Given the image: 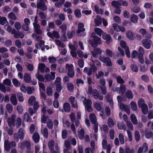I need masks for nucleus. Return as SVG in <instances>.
Returning <instances> with one entry per match:
<instances>
[{
	"instance_id": "obj_12",
	"label": "nucleus",
	"mask_w": 153,
	"mask_h": 153,
	"mask_svg": "<svg viewBox=\"0 0 153 153\" xmlns=\"http://www.w3.org/2000/svg\"><path fill=\"white\" fill-rule=\"evenodd\" d=\"M45 3L43 0H41L39 3H37V5L38 8H39L43 10H46L47 8L45 5Z\"/></svg>"
},
{
	"instance_id": "obj_1",
	"label": "nucleus",
	"mask_w": 153,
	"mask_h": 153,
	"mask_svg": "<svg viewBox=\"0 0 153 153\" xmlns=\"http://www.w3.org/2000/svg\"><path fill=\"white\" fill-rule=\"evenodd\" d=\"M25 131L22 128H20L18 130V133H14L13 134L14 140L16 142H18L19 139L22 140L25 137Z\"/></svg>"
},
{
	"instance_id": "obj_11",
	"label": "nucleus",
	"mask_w": 153,
	"mask_h": 153,
	"mask_svg": "<svg viewBox=\"0 0 153 153\" xmlns=\"http://www.w3.org/2000/svg\"><path fill=\"white\" fill-rule=\"evenodd\" d=\"M102 52V51L100 49L97 48L91 51V53L92 56L95 58H97L98 55L100 54Z\"/></svg>"
},
{
	"instance_id": "obj_13",
	"label": "nucleus",
	"mask_w": 153,
	"mask_h": 153,
	"mask_svg": "<svg viewBox=\"0 0 153 153\" xmlns=\"http://www.w3.org/2000/svg\"><path fill=\"white\" fill-rule=\"evenodd\" d=\"M119 107L120 109H121L122 111H125L128 114H130V110L127 105H125L123 104L120 103L119 104Z\"/></svg>"
},
{
	"instance_id": "obj_15",
	"label": "nucleus",
	"mask_w": 153,
	"mask_h": 153,
	"mask_svg": "<svg viewBox=\"0 0 153 153\" xmlns=\"http://www.w3.org/2000/svg\"><path fill=\"white\" fill-rule=\"evenodd\" d=\"M57 143H54V141L53 140H50L48 143V146L49 148L51 150H53V149L54 146H55V149L57 151L58 150V148L57 146Z\"/></svg>"
},
{
	"instance_id": "obj_40",
	"label": "nucleus",
	"mask_w": 153,
	"mask_h": 153,
	"mask_svg": "<svg viewBox=\"0 0 153 153\" xmlns=\"http://www.w3.org/2000/svg\"><path fill=\"white\" fill-rule=\"evenodd\" d=\"M6 108L9 113H11L13 110V107L12 105L10 103H8L6 105Z\"/></svg>"
},
{
	"instance_id": "obj_58",
	"label": "nucleus",
	"mask_w": 153,
	"mask_h": 153,
	"mask_svg": "<svg viewBox=\"0 0 153 153\" xmlns=\"http://www.w3.org/2000/svg\"><path fill=\"white\" fill-rule=\"evenodd\" d=\"M8 18L13 20H15L16 19V15L13 13H10L8 15Z\"/></svg>"
},
{
	"instance_id": "obj_44",
	"label": "nucleus",
	"mask_w": 153,
	"mask_h": 153,
	"mask_svg": "<svg viewBox=\"0 0 153 153\" xmlns=\"http://www.w3.org/2000/svg\"><path fill=\"white\" fill-rule=\"evenodd\" d=\"M130 107L132 110L136 111L137 109V106L136 103L134 102H132L130 104Z\"/></svg>"
},
{
	"instance_id": "obj_18",
	"label": "nucleus",
	"mask_w": 153,
	"mask_h": 153,
	"mask_svg": "<svg viewBox=\"0 0 153 153\" xmlns=\"http://www.w3.org/2000/svg\"><path fill=\"white\" fill-rule=\"evenodd\" d=\"M10 100L11 103L14 105H16L18 103L16 95L13 94L10 97Z\"/></svg>"
},
{
	"instance_id": "obj_32",
	"label": "nucleus",
	"mask_w": 153,
	"mask_h": 153,
	"mask_svg": "<svg viewBox=\"0 0 153 153\" xmlns=\"http://www.w3.org/2000/svg\"><path fill=\"white\" fill-rule=\"evenodd\" d=\"M16 123L15 125L16 126L17 128H19L21 126L22 124V121L21 118L18 117L17 118L15 121Z\"/></svg>"
},
{
	"instance_id": "obj_9",
	"label": "nucleus",
	"mask_w": 153,
	"mask_h": 153,
	"mask_svg": "<svg viewBox=\"0 0 153 153\" xmlns=\"http://www.w3.org/2000/svg\"><path fill=\"white\" fill-rule=\"evenodd\" d=\"M92 95L93 97L96 100L99 99L100 100H102L103 99V96L100 95L96 89L93 90Z\"/></svg>"
},
{
	"instance_id": "obj_7",
	"label": "nucleus",
	"mask_w": 153,
	"mask_h": 153,
	"mask_svg": "<svg viewBox=\"0 0 153 153\" xmlns=\"http://www.w3.org/2000/svg\"><path fill=\"white\" fill-rule=\"evenodd\" d=\"M142 43L144 47L149 49L151 47L152 42L150 39H144L142 40Z\"/></svg>"
},
{
	"instance_id": "obj_57",
	"label": "nucleus",
	"mask_w": 153,
	"mask_h": 153,
	"mask_svg": "<svg viewBox=\"0 0 153 153\" xmlns=\"http://www.w3.org/2000/svg\"><path fill=\"white\" fill-rule=\"evenodd\" d=\"M26 92L28 94H30L34 92V88L33 87H28L27 88Z\"/></svg>"
},
{
	"instance_id": "obj_51",
	"label": "nucleus",
	"mask_w": 153,
	"mask_h": 153,
	"mask_svg": "<svg viewBox=\"0 0 153 153\" xmlns=\"http://www.w3.org/2000/svg\"><path fill=\"white\" fill-rule=\"evenodd\" d=\"M47 127L49 129H51L53 128V123L51 119H49L48 120L47 123Z\"/></svg>"
},
{
	"instance_id": "obj_55",
	"label": "nucleus",
	"mask_w": 153,
	"mask_h": 153,
	"mask_svg": "<svg viewBox=\"0 0 153 153\" xmlns=\"http://www.w3.org/2000/svg\"><path fill=\"white\" fill-rule=\"evenodd\" d=\"M67 87L68 89L70 91H73L74 88L73 84L71 82H69L67 83Z\"/></svg>"
},
{
	"instance_id": "obj_26",
	"label": "nucleus",
	"mask_w": 153,
	"mask_h": 153,
	"mask_svg": "<svg viewBox=\"0 0 153 153\" xmlns=\"http://www.w3.org/2000/svg\"><path fill=\"white\" fill-rule=\"evenodd\" d=\"M83 24L81 23H79L78 25V29L76 33L79 36L78 34L80 32L84 31L85 30V29L84 27Z\"/></svg>"
},
{
	"instance_id": "obj_62",
	"label": "nucleus",
	"mask_w": 153,
	"mask_h": 153,
	"mask_svg": "<svg viewBox=\"0 0 153 153\" xmlns=\"http://www.w3.org/2000/svg\"><path fill=\"white\" fill-rule=\"evenodd\" d=\"M142 112L144 114H147L148 112V108L147 105L141 108Z\"/></svg>"
},
{
	"instance_id": "obj_30",
	"label": "nucleus",
	"mask_w": 153,
	"mask_h": 153,
	"mask_svg": "<svg viewBox=\"0 0 153 153\" xmlns=\"http://www.w3.org/2000/svg\"><path fill=\"white\" fill-rule=\"evenodd\" d=\"M131 120L134 125H137L138 124V121L137 117L134 114H131L130 116Z\"/></svg>"
},
{
	"instance_id": "obj_61",
	"label": "nucleus",
	"mask_w": 153,
	"mask_h": 153,
	"mask_svg": "<svg viewBox=\"0 0 153 153\" xmlns=\"http://www.w3.org/2000/svg\"><path fill=\"white\" fill-rule=\"evenodd\" d=\"M112 5L117 8H118L120 7V1L118 2L116 1H113L111 3Z\"/></svg>"
},
{
	"instance_id": "obj_16",
	"label": "nucleus",
	"mask_w": 153,
	"mask_h": 153,
	"mask_svg": "<svg viewBox=\"0 0 153 153\" xmlns=\"http://www.w3.org/2000/svg\"><path fill=\"white\" fill-rule=\"evenodd\" d=\"M47 35L50 38L53 39L54 38H59L60 37V36L59 33L56 31L53 32V33L50 32H48L47 33Z\"/></svg>"
},
{
	"instance_id": "obj_60",
	"label": "nucleus",
	"mask_w": 153,
	"mask_h": 153,
	"mask_svg": "<svg viewBox=\"0 0 153 153\" xmlns=\"http://www.w3.org/2000/svg\"><path fill=\"white\" fill-rule=\"evenodd\" d=\"M42 133L44 137L46 138H47L48 137V128H44L42 131Z\"/></svg>"
},
{
	"instance_id": "obj_35",
	"label": "nucleus",
	"mask_w": 153,
	"mask_h": 153,
	"mask_svg": "<svg viewBox=\"0 0 153 153\" xmlns=\"http://www.w3.org/2000/svg\"><path fill=\"white\" fill-rule=\"evenodd\" d=\"M138 17L134 14L131 15L130 17V20L132 22L134 23H136L138 21Z\"/></svg>"
},
{
	"instance_id": "obj_41",
	"label": "nucleus",
	"mask_w": 153,
	"mask_h": 153,
	"mask_svg": "<svg viewBox=\"0 0 153 153\" xmlns=\"http://www.w3.org/2000/svg\"><path fill=\"white\" fill-rule=\"evenodd\" d=\"M117 126L118 128L120 130L123 129L124 130H126V128H124L125 127V126L123 124L122 122H119L117 123Z\"/></svg>"
},
{
	"instance_id": "obj_31",
	"label": "nucleus",
	"mask_w": 153,
	"mask_h": 153,
	"mask_svg": "<svg viewBox=\"0 0 153 153\" xmlns=\"http://www.w3.org/2000/svg\"><path fill=\"white\" fill-rule=\"evenodd\" d=\"M126 35L128 38L130 40H133L134 39V34L131 31H129L127 32Z\"/></svg>"
},
{
	"instance_id": "obj_34",
	"label": "nucleus",
	"mask_w": 153,
	"mask_h": 153,
	"mask_svg": "<svg viewBox=\"0 0 153 153\" xmlns=\"http://www.w3.org/2000/svg\"><path fill=\"white\" fill-rule=\"evenodd\" d=\"M134 137L136 142H138L140 140V135L139 131H136L134 133Z\"/></svg>"
},
{
	"instance_id": "obj_54",
	"label": "nucleus",
	"mask_w": 153,
	"mask_h": 153,
	"mask_svg": "<svg viewBox=\"0 0 153 153\" xmlns=\"http://www.w3.org/2000/svg\"><path fill=\"white\" fill-rule=\"evenodd\" d=\"M12 82L14 85L16 87H19L20 85V83L16 78L13 79Z\"/></svg>"
},
{
	"instance_id": "obj_10",
	"label": "nucleus",
	"mask_w": 153,
	"mask_h": 153,
	"mask_svg": "<svg viewBox=\"0 0 153 153\" xmlns=\"http://www.w3.org/2000/svg\"><path fill=\"white\" fill-rule=\"evenodd\" d=\"M102 38L104 40H106V43L108 44L110 43L112 41V39L110 35L107 34L106 33L104 32L103 33Z\"/></svg>"
},
{
	"instance_id": "obj_28",
	"label": "nucleus",
	"mask_w": 153,
	"mask_h": 153,
	"mask_svg": "<svg viewBox=\"0 0 153 153\" xmlns=\"http://www.w3.org/2000/svg\"><path fill=\"white\" fill-rule=\"evenodd\" d=\"M36 98L34 96H31L28 99V103L30 105L32 106L36 101Z\"/></svg>"
},
{
	"instance_id": "obj_36",
	"label": "nucleus",
	"mask_w": 153,
	"mask_h": 153,
	"mask_svg": "<svg viewBox=\"0 0 153 153\" xmlns=\"http://www.w3.org/2000/svg\"><path fill=\"white\" fill-rule=\"evenodd\" d=\"M38 71H40L42 73H47L50 71L48 68H38Z\"/></svg>"
},
{
	"instance_id": "obj_27",
	"label": "nucleus",
	"mask_w": 153,
	"mask_h": 153,
	"mask_svg": "<svg viewBox=\"0 0 153 153\" xmlns=\"http://www.w3.org/2000/svg\"><path fill=\"white\" fill-rule=\"evenodd\" d=\"M24 79L25 81L27 83H29L31 81V77L30 74L26 73L24 76Z\"/></svg>"
},
{
	"instance_id": "obj_48",
	"label": "nucleus",
	"mask_w": 153,
	"mask_h": 153,
	"mask_svg": "<svg viewBox=\"0 0 153 153\" xmlns=\"http://www.w3.org/2000/svg\"><path fill=\"white\" fill-rule=\"evenodd\" d=\"M46 92L48 95L51 96L52 95L53 89L50 86H48L46 88Z\"/></svg>"
},
{
	"instance_id": "obj_45",
	"label": "nucleus",
	"mask_w": 153,
	"mask_h": 153,
	"mask_svg": "<svg viewBox=\"0 0 153 153\" xmlns=\"http://www.w3.org/2000/svg\"><path fill=\"white\" fill-rule=\"evenodd\" d=\"M85 68L84 69V72L87 73L88 75H91L92 72V68Z\"/></svg>"
},
{
	"instance_id": "obj_43",
	"label": "nucleus",
	"mask_w": 153,
	"mask_h": 153,
	"mask_svg": "<svg viewBox=\"0 0 153 153\" xmlns=\"http://www.w3.org/2000/svg\"><path fill=\"white\" fill-rule=\"evenodd\" d=\"M78 134L80 139L81 140L83 139L84 136V132L83 129L81 128L78 132Z\"/></svg>"
},
{
	"instance_id": "obj_21",
	"label": "nucleus",
	"mask_w": 153,
	"mask_h": 153,
	"mask_svg": "<svg viewBox=\"0 0 153 153\" xmlns=\"http://www.w3.org/2000/svg\"><path fill=\"white\" fill-rule=\"evenodd\" d=\"M89 119L92 123L95 124L97 123L96 116L94 113H91L90 114Z\"/></svg>"
},
{
	"instance_id": "obj_5",
	"label": "nucleus",
	"mask_w": 153,
	"mask_h": 153,
	"mask_svg": "<svg viewBox=\"0 0 153 153\" xmlns=\"http://www.w3.org/2000/svg\"><path fill=\"white\" fill-rule=\"evenodd\" d=\"M16 117V115L14 114H12L11 116L8 118L7 120V123L9 126L11 128L13 126H15V119Z\"/></svg>"
},
{
	"instance_id": "obj_37",
	"label": "nucleus",
	"mask_w": 153,
	"mask_h": 153,
	"mask_svg": "<svg viewBox=\"0 0 153 153\" xmlns=\"http://www.w3.org/2000/svg\"><path fill=\"white\" fill-rule=\"evenodd\" d=\"M17 95L19 102H22L24 101V99L22 94L21 93H18L17 94Z\"/></svg>"
},
{
	"instance_id": "obj_56",
	"label": "nucleus",
	"mask_w": 153,
	"mask_h": 153,
	"mask_svg": "<svg viewBox=\"0 0 153 153\" xmlns=\"http://www.w3.org/2000/svg\"><path fill=\"white\" fill-rule=\"evenodd\" d=\"M36 77L39 81L42 82L44 81V78L43 76L39 74L38 73L36 74Z\"/></svg>"
},
{
	"instance_id": "obj_52",
	"label": "nucleus",
	"mask_w": 153,
	"mask_h": 153,
	"mask_svg": "<svg viewBox=\"0 0 153 153\" xmlns=\"http://www.w3.org/2000/svg\"><path fill=\"white\" fill-rule=\"evenodd\" d=\"M6 30L8 32L11 33L12 34H14L16 32V30L14 29H12L11 27L9 25L7 26Z\"/></svg>"
},
{
	"instance_id": "obj_20",
	"label": "nucleus",
	"mask_w": 153,
	"mask_h": 153,
	"mask_svg": "<svg viewBox=\"0 0 153 153\" xmlns=\"http://www.w3.org/2000/svg\"><path fill=\"white\" fill-rule=\"evenodd\" d=\"M40 138L39 135L37 132L34 133L33 135V140L36 143H37L39 142Z\"/></svg>"
},
{
	"instance_id": "obj_38",
	"label": "nucleus",
	"mask_w": 153,
	"mask_h": 153,
	"mask_svg": "<svg viewBox=\"0 0 153 153\" xmlns=\"http://www.w3.org/2000/svg\"><path fill=\"white\" fill-rule=\"evenodd\" d=\"M94 21L95 24L97 26H98L102 23L101 17L99 16H98L97 17L94 19Z\"/></svg>"
},
{
	"instance_id": "obj_25",
	"label": "nucleus",
	"mask_w": 153,
	"mask_h": 153,
	"mask_svg": "<svg viewBox=\"0 0 153 153\" xmlns=\"http://www.w3.org/2000/svg\"><path fill=\"white\" fill-rule=\"evenodd\" d=\"M67 70L68 71V74L71 78H72L74 75V72L73 68H66Z\"/></svg>"
},
{
	"instance_id": "obj_50",
	"label": "nucleus",
	"mask_w": 153,
	"mask_h": 153,
	"mask_svg": "<svg viewBox=\"0 0 153 153\" xmlns=\"http://www.w3.org/2000/svg\"><path fill=\"white\" fill-rule=\"evenodd\" d=\"M119 139L121 144H123L124 143V138L123 134L122 133H120L118 135Z\"/></svg>"
},
{
	"instance_id": "obj_23",
	"label": "nucleus",
	"mask_w": 153,
	"mask_h": 153,
	"mask_svg": "<svg viewBox=\"0 0 153 153\" xmlns=\"http://www.w3.org/2000/svg\"><path fill=\"white\" fill-rule=\"evenodd\" d=\"M102 103L100 102H96L94 103V107L95 109L98 111H100L102 109Z\"/></svg>"
},
{
	"instance_id": "obj_59",
	"label": "nucleus",
	"mask_w": 153,
	"mask_h": 153,
	"mask_svg": "<svg viewBox=\"0 0 153 153\" xmlns=\"http://www.w3.org/2000/svg\"><path fill=\"white\" fill-rule=\"evenodd\" d=\"M140 147L142 148V149L144 151V152H147L148 151V147L147 144L146 143H144L142 147Z\"/></svg>"
},
{
	"instance_id": "obj_22",
	"label": "nucleus",
	"mask_w": 153,
	"mask_h": 153,
	"mask_svg": "<svg viewBox=\"0 0 153 153\" xmlns=\"http://www.w3.org/2000/svg\"><path fill=\"white\" fill-rule=\"evenodd\" d=\"M34 27V29L36 32L38 34H41L42 33V31L40 29V27L38 24L33 23Z\"/></svg>"
},
{
	"instance_id": "obj_17",
	"label": "nucleus",
	"mask_w": 153,
	"mask_h": 153,
	"mask_svg": "<svg viewBox=\"0 0 153 153\" xmlns=\"http://www.w3.org/2000/svg\"><path fill=\"white\" fill-rule=\"evenodd\" d=\"M69 48L71 49V53L72 56L74 57H76L77 56V54L75 52L76 49L77 47L72 45H70Z\"/></svg>"
},
{
	"instance_id": "obj_4",
	"label": "nucleus",
	"mask_w": 153,
	"mask_h": 153,
	"mask_svg": "<svg viewBox=\"0 0 153 153\" xmlns=\"http://www.w3.org/2000/svg\"><path fill=\"white\" fill-rule=\"evenodd\" d=\"M91 36L94 40V41L91 43V45L93 47H95L98 44L101 43V39L98 37L95 36L94 33H92Z\"/></svg>"
},
{
	"instance_id": "obj_49",
	"label": "nucleus",
	"mask_w": 153,
	"mask_h": 153,
	"mask_svg": "<svg viewBox=\"0 0 153 153\" xmlns=\"http://www.w3.org/2000/svg\"><path fill=\"white\" fill-rule=\"evenodd\" d=\"M126 97L129 99H131L133 97L132 92L129 90L127 91H126Z\"/></svg>"
},
{
	"instance_id": "obj_33",
	"label": "nucleus",
	"mask_w": 153,
	"mask_h": 153,
	"mask_svg": "<svg viewBox=\"0 0 153 153\" xmlns=\"http://www.w3.org/2000/svg\"><path fill=\"white\" fill-rule=\"evenodd\" d=\"M138 105L139 107L140 108L147 105L145 103V101L143 99H140L138 101Z\"/></svg>"
},
{
	"instance_id": "obj_19",
	"label": "nucleus",
	"mask_w": 153,
	"mask_h": 153,
	"mask_svg": "<svg viewBox=\"0 0 153 153\" xmlns=\"http://www.w3.org/2000/svg\"><path fill=\"white\" fill-rule=\"evenodd\" d=\"M149 57L150 60L147 59H146L145 61V63L146 64L147 66L150 65L151 62H153V53H151L149 55Z\"/></svg>"
},
{
	"instance_id": "obj_64",
	"label": "nucleus",
	"mask_w": 153,
	"mask_h": 153,
	"mask_svg": "<svg viewBox=\"0 0 153 153\" xmlns=\"http://www.w3.org/2000/svg\"><path fill=\"white\" fill-rule=\"evenodd\" d=\"M145 135L146 138L147 139H149L153 137V133L151 131L146 132Z\"/></svg>"
},
{
	"instance_id": "obj_24",
	"label": "nucleus",
	"mask_w": 153,
	"mask_h": 153,
	"mask_svg": "<svg viewBox=\"0 0 153 153\" xmlns=\"http://www.w3.org/2000/svg\"><path fill=\"white\" fill-rule=\"evenodd\" d=\"M105 98L107 101L111 105V107L113 108V102L112 101V98L111 97L110 94H107L105 96Z\"/></svg>"
},
{
	"instance_id": "obj_8",
	"label": "nucleus",
	"mask_w": 153,
	"mask_h": 153,
	"mask_svg": "<svg viewBox=\"0 0 153 153\" xmlns=\"http://www.w3.org/2000/svg\"><path fill=\"white\" fill-rule=\"evenodd\" d=\"M100 60L105 63L106 65L108 66H111L112 65L110 59L108 57H105L103 56H101L99 57Z\"/></svg>"
},
{
	"instance_id": "obj_14",
	"label": "nucleus",
	"mask_w": 153,
	"mask_h": 153,
	"mask_svg": "<svg viewBox=\"0 0 153 153\" xmlns=\"http://www.w3.org/2000/svg\"><path fill=\"white\" fill-rule=\"evenodd\" d=\"M51 76L49 74L45 75L44 76L45 80V82L50 81L51 80H53L55 78V72H51Z\"/></svg>"
},
{
	"instance_id": "obj_47",
	"label": "nucleus",
	"mask_w": 153,
	"mask_h": 153,
	"mask_svg": "<svg viewBox=\"0 0 153 153\" xmlns=\"http://www.w3.org/2000/svg\"><path fill=\"white\" fill-rule=\"evenodd\" d=\"M7 23H8L7 19L5 17L0 16V24L1 25H4Z\"/></svg>"
},
{
	"instance_id": "obj_2",
	"label": "nucleus",
	"mask_w": 153,
	"mask_h": 153,
	"mask_svg": "<svg viewBox=\"0 0 153 153\" xmlns=\"http://www.w3.org/2000/svg\"><path fill=\"white\" fill-rule=\"evenodd\" d=\"M16 144L13 141L10 142L8 140H6L4 141V148L5 150L9 152L10 149L11 148H14L16 146Z\"/></svg>"
},
{
	"instance_id": "obj_63",
	"label": "nucleus",
	"mask_w": 153,
	"mask_h": 153,
	"mask_svg": "<svg viewBox=\"0 0 153 153\" xmlns=\"http://www.w3.org/2000/svg\"><path fill=\"white\" fill-rule=\"evenodd\" d=\"M95 11L98 14H102L103 13V10L100 9H99L97 5H95L94 7Z\"/></svg>"
},
{
	"instance_id": "obj_42",
	"label": "nucleus",
	"mask_w": 153,
	"mask_h": 153,
	"mask_svg": "<svg viewBox=\"0 0 153 153\" xmlns=\"http://www.w3.org/2000/svg\"><path fill=\"white\" fill-rule=\"evenodd\" d=\"M108 124L109 127L112 128L114 125V123L113 120L111 118H109L108 120Z\"/></svg>"
},
{
	"instance_id": "obj_39",
	"label": "nucleus",
	"mask_w": 153,
	"mask_h": 153,
	"mask_svg": "<svg viewBox=\"0 0 153 153\" xmlns=\"http://www.w3.org/2000/svg\"><path fill=\"white\" fill-rule=\"evenodd\" d=\"M95 32L99 36H101L102 35L103 32L102 30L100 28L97 27L94 29Z\"/></svg>"
},
{
	"instance_id": "obj_29",
	"label": "nucleus",
	"mask_w": 153,
	"mask_h": 153,
	"mask_svg": "<svg viewBox=\"0 0 153 153\" xmlns=\"http://www.w3.org/2000/svg\"><path fill=\"white\" fill-rule=\"evenodd\" d=\"M63 108L65 112H69L71 110V107L70 104L68 102L65 103L63 105Z\"/></svg>"
},
{
	"instance_id": "obj_3",
	"label": "nucleus",
	"mask_w": 153,
	"mask_h": 153,
	"mask_svg": "<svg viewBox=\"0 0 153 153\" xmlns=\"http://www.w3.org/2000/svg\"><path fill=\"white\" fill-rule=\"evenodd\" d=\"M82 98L84 99L83 102L85 109L88 112H92V109L91 107L92 103L91 100V99H87L84 97H83Z\"/></svg>"
},
{
	"instance_id": "obj_46",
	"label": "nucleus",
	"mask_w": 153,
	"mask_h": 153,
	"mask_svg": "<svg viewBox=\"0 0 153 153\" xmlns=\"http://www.w3.org/2000/svg\"><path fill=\"white\" fill-rule=\"evenodd\" d=\"M65 0H60V1H56L55 3V6L56 7L59 8L61 7L65 2Z\"/></svg>"
},
{
	"instance_id": "obj_6",
	"label": "nucleus",
	"mask_w": 153,
	"mask_h": 153,
	"mask_svg": "<svg viewBox=\"0 0 153 153\" xmlns=\"http://www.w3.org/2000/svg\"><path fill=\"white\" fill-rule=\"evenodd\" d=\"M107 142L106 139H103L102 142V146L104 149H107V153H110L112 146L110 144H108L107 146Z\"/></svg>"
},
{
	"instance_id": "obj_53",
	"label": "nucleus",
	"mask_w": 153,
	"mask_h": 153,
	"mask_svg": "<svg viewBox=\"0 0 153 153\" xmlns=\"http://www.w3.org/2000/svg\"><path fill=\"white\" fill-rule=\"evenodd\" d=\"M49 119H50L48 116H46L45 114H43L42 117L41 121L42 123H45Z\"/></svg>"
}]
</instances>
